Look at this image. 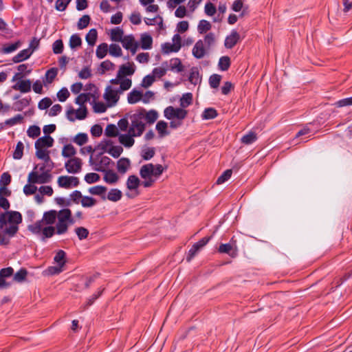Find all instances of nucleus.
<instances>
[{
  "label": "nucleus",
  "instance_id": "obj_14",
  "mask_svg": "<svg viewBox=\"0 0 352 352\" xmlns=\"http://www.w3.org/2000/svg\"><path fill=\"white\" fill-rule=\"evenodd\" d=\"M218 251L220 253L228 254L232 258L236 257L237 255L236 247L231 243H221L218 248Z\"/></svg>",
  "mask_w": 352,
  "mask_h": 352
},
{
  "label": "nucleus",
  "instance_id": "obj_28",
  "mask_svg": "<svg viewBox=\"0 0 352 352\" xmlns=\"http://www.w3.org/2000/svg\"><path fill=\"white\" fill-rule=\"evenodd\" d=\"M142 96L141 91L136 89L132 90L127 96V100L129 104H135L139 102Z\"/></svg>",
  "mask_w": 352,
  "mask_h": 352
},
{
  "label": "nucleus",
  "instance_id": "obj_44",
  "mask_svg": "<svg viewBox=\"0 0 352 352\" xmlns=\"http://www.w3.org/2000/svg\"><path fill=\"white\" fill-rule=\"evenodd\" d=\"M65 256L66 254L63 250H58L54 256V261L57 263L60 267H63L65 264Z\"/></svg>",
  "mask_w": 352,
  "mask_h": 352
},
{
  "label": "nucleus",
  "instance_id": "obj_12",
  "mask_svg": "<svg viewBox=\"0 0 352 352\" xmlns=\"http://www.w3.org/2000/svg\"><path fill=\"white\" fill-rule=\"evenodd\" d=\"M120 42L123 47L126 50H129L133 55L136 53L138 48V43L135 41L133 36H125Z\"/></svg>",
  "mask_w": 352,
  "mask_h": 352
},
{
  "label": "nucleus",
  "instance_id": "obj_35",
  "mask_svg": "<svg viewBox=\"0 0 352 352\" xmlns=\"http://www.w3.org/2000/svg\"><path fill=\"white\" fill-rule=\"evenodd\" d=\"M257 140V136L256 133L253 131H250L248 133L244 135L241 138V142L244 144H250L254 142Z\"/></svg>",
  "mask_w": 352,
  "mask_h": 352
},
{
  "label": "nucleus",
  "instance_id": "obj_64",
  "mask_svg": "<svg viewBox=\"0 0 352 352\" xmlns=\"http://www.w3.org/2000/svg\"><path fill=\"white\" fill-rule=\"evenodd\" d=\"M87 140L88 137L86 133H78L75 136L74 139V142L79 146L85 144Z\"/></svg>",
  "mask_w": 352,
  "mask_h": 352
},
{
  "label": "nucleus",
  "instance_id": "obj_6",
  "mask_svg": "<svg viewBox=\"0 0 352 352\" xmlns=\"http://www.w3.org/2000/svg\"><path fill=\"white\" fill-rule=\"evenodd\" d=\"M87 116V109L85 106L80 107L77 110H75L72 107H69L67 112L66 117L70 122H74L77 120H84Z\"/></svg>",
  "mask_w": 352,
  "mask_h": 352
},
{
  "label": "nucleus",
  "instance_id": "obj_26",
  "mask_svg": "<svg viewBox=\"0 0 352 352\" xmlns=\"http://www.w3.org/2000/svg\"><path fill=\"white\" fill-rule=\"evenodd\" d=\"M122 197V192L118 188H113L108 192L107 197H102L103 199H107L111 201H118L121 199Z\"/></svg>",
  "mask_w": 352,
  "mask_h": 352
},
{
  "label": "nucleus",
  "instance_id": "obj_56",
  "mask_svg": "<svg viewBox=\"0 0 352 352\" xmlns=\"http://www.w3.org/2000/svg\"><path fill=\"white\" fill-rule=\"evenodd\" d=\"M129 115L130 114H126L125 117L120 119L118 122V126L122 131H126L129 127V122H130L129 118Z\"/></svg>",
  "mask_w": 352,
  "mask_h": 352
},
{
  "label": "nucleus",
  "instance_id": "obj_53",
  "mask_svg": "<svg viewBox=\"0 0 352 352\" xmlns=\"http://www.w3.org/2000/svg\"><path fill=\"white\" fill-rule=\"evenodd\" d=\"M132 81L131 79L123 78L120 81V87L118 88L120 93L122 94L124 91H126L131 88Z\"/></svg>",
  "mask_w": 352,
  "mask_h": 352
},
{
  "label": "nucleus",
  "instance_id": "obj_23",
  "mask_svg": "<svg viewBox=\"0 0 352 352\" xmlns=\"http://www.w3.org/2000/svg\"><path fill=\"white\" fill-rule=\"evenodd\" d=\"M153 164L143 165L140 170V175L142 179L153 178Z\"/></svg>",
  "mask_w": 352,
  "mask_h": 352
},
{
  "label": "nucleus",
  "instance_id": "obj_47",
  "mask_svg": "<svg viewBox=\"0 0 352 352\" xmlns=\"http://www.w3.org/2000/svg\"><path fill=\"white\" fill-rule=\"evenodd\" d=\"M179 50V46L170 43H165L162 45V52L164 54L177 52Z\"/></svg>",
  "mask_w": 352,
  "mask_h": 352
},
{
  "label": "nucleus",
  "instance_id": "obj_34",
  "mask_svg": "<svg viewBox=\"0 0 352 352\" xmlns=\"http://www.w3.org/2000/svg\"><path fill=\"white\" fill-rule=\"evenodd\" d=\"M98 36L97 30L94 28L91 29L87 34L85 39L88 45L94 46L96 43Z\"/></svg>",
  "mask_w": 352,
  "mask_h": 352
},
{
  "label": "nucleus",
  "instance_id": "obj_33",
  "mask_svg": "<svg viewBox=\"0 0 352 352\" xmlns=\"http://www.w3.org/2000/svg\"><path fill=\"white\" fill-rule=\"evenodd\" d=\"M76 153V148L73 145L69 144L63 146L61 154L64 157H74Z\"/></svg>",
  "mask_w": 352,
  "mask_h": 352
},
{
  "label": "nucleus",
  "instance_id": "obj_43",
  "mask_svg": "<svg viewBox=\"0 0 352 352\" xmlns=\"http://www.w3.org/2000/svg\"><path fill=\"white\" fill-rule=\"evenodd\" d=\"M11 182V176L8 173H3L0 179V194H1V190H6V186H8Z\"/></svg>",
  "mask_w": 352,
  "mask_h": 352
},
{
  "label": "nucleus",
  "instance_id": "obj_17",
  "mask_svg": "<svg viewBox=\"0 0 352 352\" xmlns=\"http://www.w3.org/2000/svg\"><path fill=\"white\" fill-rule=\"evenodd\" d=\"M240 36L236 30H232L229 36L226 38L225 47L228 49L232 48L239 40Z\"/></svg>",
  "mask_w": 352,
  "mask_h": 352
},
{
  "label": "nucleus",
  "instance_id": "obj_19",
  "mask_svg": "<svg viewBox=\"0 0 352 352\" xmlns=\"http://www.w3.org/2000/svg\"><path fill=\"white\" fill-rule=\"evenodd\" d=\"M54 139L50 135H45L39 138L35 142V147L50 148L53 146Z\"/></svg>",
  "mask_w": 352,
  "mask_h": 352
},
{
  "label": "nucleus",
  "instance_id": "obj_18",
  "mask_svg": "<svg viewBox=\"0 0 352 352\" xmlns=\"http://www.w3.org/2000/svg\"><path fill=\"white\" fill-rule=\"evenodd\" d=\"M134 137L136 136L132 135V134L128 131V133L119 135L118 138L120 144L124 145L125 147L130 148L135 143V140L133 139Z\"/></svg>",
  "mask_w": 352,
  "mask_h": 352
},
{
  "label": "nucleus",
  "instance_id": "obj_58",
  "mask_svg": "<svg viewBox=\"0 0 352 352\" xmlns=\"http://www.w3.org/2000/svg\"><path fill=\"white\" fill-rule=\"evenodd\" d=\"M221 80V76L219 74H212L209 78V84L212 88H217Z\"/></svg>",
  "mask_w": 352,
  "mask_h": 352
},
{
  "label": "nucleus",
  "instance_id": "obj_15",
  "mask_svg": "<svg viewBox=\"0 0 352 352\" xmlns=\"http://www.w3.org/2000/svg\"><path fill=\"white\" fill-rule=\"evenodd\" d=\"M192 53L196 58L201 59L204 57L206 55V50L202 40H199L196 42L192 48Z\"/></svg>",
  "mask_w": 352,
  "mask_h": 352
},
{
  "label": "nucleus",
  "instance_id": "obj_48",
  "mask_svg": "<svg viewBox=\"0 0 352 352\" xmlns=\"http://www.w3.org/2000/svg\"><path fill=\"white\" fill-rule=\"evenodd\" d=\"M24 146L22 142H19L16 144L15 150L13 153V158L14 160H21L23 155Z\"/></svg>",
  "mask_w": 352,
  "mask_h": 352
},
{
  "label": "nucleus",
  "instance_id": "obj_4",
  "mask_svg": "<svg viewBox=\"0 0 352 352\" xmlns=\"http://www.w3.org/2000/svg\"><path fill=\"white\" fill-rule=\"evenodd\" d=\"M71 210L69 208H63L57 211L58 222L56 225V234L61 235L67 232V226L66 224L69 218V213Z\"/></svg>",
  "mask_w": 352,
  "mask_h": 352
},
{
  "label": "nucleus",
  "instance_id": "obj_22",
  "mask_svg": "<svg viewBox=\"0 0 352 352\" xmlns=\"http://www.w3.org/2000/svg\"><path fill=\"white\" fill-rule=\"evenodd\" d=\"M104 181L109 184L117 183L120 179L118 175L111 170H107L104 172Z\"/></svg>",
  "mask_w": 352,
  "mask_h": 352
},
{
  "label": "nucleus",
  "instance_id": "obj_27",
  "mask_svg": "<svg viewBox=\"0 0 352 352\" xmlns=\"http://www.w3.org/2000/svg\"><path fill=\"white\" fill-rule=\"evenodd\" d=\"M21 45V42L18 41L14 43L4 45L1 49L0 52L2 54H10L16 50Z\"/></svg>",
  "mask_w": 352,
  "mask_h": 352
},
{
  "label": "nucleus",
  "instance_id": "obj_62",
  "mask_svg": "<svg viewBox=\"0 0 352 352\" xmlns=\"http://www.w3.org/2000/svg\"><path fill=\"white\" fill-rule=\"evenodd\" d=\"M75 232L79 240L85 239L89 234V230L84 227H78L75 229Z\"/></svg>",
  "mask_w": 352,
  "mask_h": 352
},
{
  "label": "nucleus",
  "instance_id": "obj_40",
  "mask_svg": "<svg viewBox=\"0 0 352 352\" xmlns=\"http://www.w3.org/2000/svg\"><path fill=\"white\" fill-rule=\"evenodd\" d=\"M123 30L120 28H116L111 30V39L113 41L120 42L123 38Z\"/></svg>",
  "mask_w": 352,
  "mask_h": 352
},
{
  "label": "nucleus",
  "instance_id": "obj_49",
  "mask_svg": "<svg viewBox=\"0 0 352 352\" xmlns=\"http://www.w3.org/2000/svg\"><path fill=\"white\" fill-rule=\"evenodd\" d=\"M109 54L115 57H120L122 54V49L118 44H111L109 47Z\"/></svg>",
  "mask_w": 352,
  "mask_h": 352
},
{
  "label": "nucleus",
  "instance_id": "obj_51",
  "mask_svg": "<svg viewBox=\"0 0 352 352\" xmlns=\"http://www.w3.org/2000/svg\"><path fill=\"white\" fill-rule=\"evenodd\" d=\"M155 153V148L147 147L142 151L141 156L144 160H149Z\"/></svg>",
  "mask_w": 352,
  "mask_h": 352
},
{
  "label": "nucleus",
  "instance_id": "obj_60",
  "mask_svg": "<svg viewBox=\"0 0 352 352\" xmlns=\"http://www.w3.org/2000/svg\"><path fill=\"white\" fill-rule=\"evenodd\" d=\"M167 123L164 121H159L156 124V129L161 136L168 135V133L166 131Z\"/></svg>",
  "mask_w": 352,
  "mask_h": 352
},
{
  "label": "nucleus",
  "instance_id": "obj_9",
  "mask_svg": "<svg viewBox=\"0 0 352 352\" xmlns=\"http://www.w3.org/2000/svg\"><path fill=\"white\" fill-rule=\"evenodd\" d=\"M82 162L78 157H72L65 163V168L69 173L76 174L82 170Z\"/></svg>",
  "mask_w": 352,
  "mask_h": 352
},
{
  "label": "nucleus",
  "instance_id": "obj_20",
  "mask_svg": "<svg viewBox=\"0 0 352 352\" xmlns=\"http://www.w3.org/2000/svg\"><path fill=\"white\" fill-rule=\"evenodd\" d=\"M12 88L14 90H19L22 93H28L31 90V81L30 80H19Z\"/></svg>",
  "mask_w": 352,
  "mask_h": 352
},
{
  "label": "nucleus",
  "instance_id": "obj_7",
  "mask_svg": "<svg viewBox=\"0 0 352 352\" xmlns=\"http://www.w3.org/2000/svg\"><path fill=\"white\" fill-rule=\"evenodd\" d=\"M111 162V159L107 156H101L100 159L96 158L95 160L92 156L90 157L89 163L93 166L94 170L98 172H104L105 168L107 167Z\"/></svg>",
  "mask_w": 352,
  "mask_h": 352
},
{
  "label": "nucleus",
  "instance_id": "obj_63",
  "mask_svg": "<svg viewBox=\"0 0 352 352\" xmlns=\"http://www.w3.org/2000/svg\"><path fill=\"white\" fill-rule=\"evenodd\" d=\"M90 21V16L89 15H83L78 21V30H82L85 28H87L89 23Z\"/></svg>",
  "mask_w": 352,
  "mask_h": 352
},
{
  "label": "nucleus",
  "instance_id": "obj_55",
  "mask_svg": "<svg viewBox=\"0 0 352 352\" xmlns=\"http://www.w3.org/2000/svg\"><path fill=\"white\" fill-rule=\"evenodd\" d=\"M107 191V188L103 186H96L89 188V192L94 195H102Z\"/></svg>",
  "mask_w": 352,
  "mask_h": 352
},
{
  "label": "nucleus",
  "instance_id": "obj_11",
  "mask_svg": "<svg viewBox=\"0 0 352 352\" xmlns=\"http://www.w3.org/2000/svg\"><path fill=\"white\" fill-rule=\"evenodd\" d=\"M211 236L204 237L198 242L195 243L188 251V254L186 257L188 262H190L191 259L195 256L199 250L204 247L210 240Z\"/></svg>",
  "mask_w": 352,
  "mask_h": 352
},
{
  "label": "nucleus",
  "instance_id": "obj_31",
  "mask_svg": "<svg viewBox=\"0 0 352 352\" xmlns=\"http://www.w3.org/2000/svg\"><path fill=\"white\" fill-rule=\"evenodd\" d=\"M31 98H22L15 102L13 104V108L15 111H22L24 108L27 107L30 104Z\"/></svg>",
  "mask_w": 352,
  "mask_h": 352
},
{
  "label": "nucleus",
  "instance_id": "obj_21",
  "mask_svg": "<svg viewBox=\"0 0 352 352\" xmlns=\"http://www.w3.org/2000/svg\"><path fill=\"white\" fill-rule=\"evenodd\" d=\"M140 183V179L136 175H132L127 178L126 186L128 190L132 191L137 190Z\"/></svg>",
  "mask_w": 352,
  "mask_h": 352
},
{
  "label": "nucleus",
  "instance_id": "obj_61",
  "mask_svg": "<svg viewBox=\"0 0 352 352\" xmlns=\"http://www.w3.org/2000/svg\"><path fill=\"white\" fill-rule=\"evenodd\" d=\"M27 274V270L24 268H21L14 275L13 278L15 281L20 283L25 279Z\"/></svg>",
  "mask_w": 352,
  "mask_h": 352
},
{
  "label": "nucleus",
  "instance_id": "obj_46",
  "mask_svg": "<svg viewBox=\"0 0 352 352\" xmlns=\"http://www.w3.org/2000/svg\"><path fill=\"white\" fill-rule=\"evenodd\" d=\"M192 100V94L191 93H186L184 94L180 99V106L184 109L188 107Z\"/></svg>",
  "mask_w": 352,
  "mask_h": 352
},
{
  "label": "nucleus",
  "instance_id": "obj_1",
  "mask_svg": "<svg viewBox=\"0 0 352 352\" xmlns=\"http://www.w3.org/2000/svg\"><path fill=\"white\" fill-rule=\"evenodd\" d=\"M22 221V216L16 211H7L0 214V245L10 243L19 230L18 225Z\"/></svg>",
  "mask_w": 352,
  "mask_h": 352
},
{
  "label": "nucleus",
  "instance_id": "obj_50",
  "mask_svg": "<svg viewBox=\"0 0 352 352\" xmlns=\"http://www.w3.org/2000/svg\"><path fill=\"white\" fill-rule=\"evenodd\" d=\"M80 204L84 208H90L96 204V200L89 196H84L80 200Z\"/></svg>",
  "mask_w": 352,
  "mask_h": 352
},
{
  "label": "nucleus",
  "instance_id": "obj_54",
  "mask_svg": "<svg viewBox=\"0 0 352 352\" xmlns=\"http://www.w3.org/2000/svg\"><path fill=\"white\" fill-rule=\"evenodd\" d=\"M82 44V40L78 34H73L69 38V47L72 49H74L77 47L80 46Z\"/></svg>",
  "mask_w": 352,
  "mask_h": 352
},
{
  "label": "nucleus",
  "instance_id": "obj_13",
  "mask_svg": "<svg viewBox=\"0 0 352 352\" xmlns=\"http://www.w3.org/2000/svg\"><path fill=\"white\" fill-rule=\"evenodd\" d=\"M135 71V66L133 63H128L120 66L118 72V77L122 78L127 76H132Z\"/></svg>",
  "mask_w": 352,
  "mask_h": 352
},
{
  "label": "nucleus",
  "instance_id": "obj_5",
  "mask_svg": "<svg viewBox=\"0 0 352 352\" xmlns=\"http://www.w3.org/2000/svg\"><path fill=\"white\" fill-rule=\"evenodd\" d=\"M164 116L168 120H183L187 116V111L182 108H175L169 106L164 109Z\"/></svg>",
  "mask_w": 352,
  "mask_h": 352
},
{
  "label": "nucleus",
  "instance_id": "obj_24",
  "mask_svg": "<svg viewBox=\"0 0 352 352\" xmlns=\"http://www.w3.org/2000/svg\"><path fill=\"white\" fill-rule=\"evenodd\" d=\"M32 54V50H23L12 58V61L15 63L22 62L29 58Z\"/></svg>",
  "mask_w": 352,
  "mask_h": 352
},
{
  "label": "nucleus",
  "instance_id": "obj_39",
  "mask_svg": "<svg viewBox=\"0 0 352 352\" xmlns=\"http://www.w3.org/2000/svg\"><path fill=\"white\" fill-rule=\"evenodd\" d=\"M217 115L218 113L216 109L214 108H207L204 111L201 118L203 120H210L215 118Z\"/></svg>",
  "mask_w": 352,
  "mask_h": 352
},
{
  "label": "nucleus",
  "instance_id": "obj_37",
  "mask_svg": "<svg viewBox=\"0 0 352 352\" xmlns=\"http://www.w3.org/2000/svg\"><path fill=\"white\" fill-rule=\"evenodd\" d=\"M170 67L173 71L177 72H182L184 70V66L182 64L180 59L175 58H172L170 61Z\"/></svg>",
  "mask_w": 352,
  "mask_h": 352
},
{
  "label": "nucleus",
  "instance_id": "obj_10",
  "mask_svg": "<svg viewBox=\"0 0 352 352\" xmlns=\"http://www.w3.org/2000/svg\"><path fill=\"white\" fill-rule=\"evenodd\" d=\"M57 183L59 187L68 189L71 187H77L79 185V179L77 177L62 175L58 178Z\"/></svg>",
  "mask_w": 352,
  "mask_h": 352
},
{
  "label": "nucleus",
  "instance_id": "obj_41",
  "mask_svg": "<svg viewBox=\"0 0 352 352\" xmlns=\"http://www.w3.org/2000/svg\"><path fill=\"white\" fill-rule=\"evenodd\" d=\"M107 52L108 45L105 43H103L97 47L96 54L98 58L102 59L107 55Z\"/></svg>",
  "mask_w": 352,
  "mask_h": 352
},
{
  "label": "nucleus",
  "instance_id": "obj_52",
  "mask_svg": "<svg viewBox=\"0 0 352 352\" xmlns=\"http://www.w3.org/2000/svg\"><path fill=\"white\" fill-rule=\"evenodd\" d=\"M230 65V59L228 56H222L219 61V67L222 71H227Z\"/></svg>",
  "mask_w": 352,
  "mask_h": 352
},
{
  "label": "nucleus",
  "instance_id": "obj_30",
  "mask_svg": "<svg viewBox=\"0 0 352 352\" xmlns=\"http://www.w3.org/2000/svg\"><path fill=\"white\" fill-rule=\"evenodd\" d=\"M58 74V69L56 68H51L48 69L45 75V80H43V82L45 85L46 84H50L52 82V81L54 80L56 76Z\"/></svg>",
  "mask_w": 352,
  "mask_h": 352
},
{
  "label": "nucleus",
  "instance_id": "obj_59",
  "mask_svg": "<svg viewBox=\"0 0 352 352\" xmlns=\"http://www.w3.org/2000/svg\"><path fill=\"white\" fill-rule=\"evenodd\" d=\"M90 99V94H80L75 99V102L81 107L84 106V104L89 101Z\"/></svg>",
  "mask_w": 352,
  "mask_h": 352
},
{
  "label": "nucleus",
  "instance_id": "obj_29",
  "mask_svg": "<svg viewBox=\"0 0 352 352\" xmlns=\"http://www.w3.org/2000/svg\"><path fill=\"white\" fill-rule=\"evenodd\" d=\"M188 80L194 85H196L201 82V78L197 67L191 68Z\"/></svg>",
  "mask_w": 352,
  "mask_h": 352
},
{
  "label": "nucleus",
  "instance_id": "obj_36",
  "mask_svg": "<svg viewBox=\"0 0 352 352\" xmlns=\"http://www.w3.org/2000/svg\"><path fill=\"white\" fill-rule=\"evenodd\" d=\"M153 39L148 34H143L141 37V47L143 50H148L152 47Z\"/></svg>",
  "mask_w": 352,
  "mask_h": 352
},
{
  "label": "nucleus",
  "instance_id": "obj_57",
  "mask_svg": "<svg viewBox=\"0 0 352 352\" xmlns=\"http://www.w3.org/2000/svg\"><path fill=\"white\" fill-rule=\"evenodd\" d=\"M27 133L29 137L35 138L40 135L41 129L38 126H30L27 131Z\"/></svg>",
  "mask_w": 352,
  "mask_h": 352
},
{
  "label": "nucleus",
  "instance_id": "obj_16",
  "mask_svg": "<svg viewBox=\"0 0 352 352\" xmlns=\"http://www.w3.org/2000/svg\"><path fill=\"white\" fill-rule=\"evenodd\" d=\"M138 113H142L143 114V120H146L148 124L154 123L158 118V113L155 110L146 111L145 109H142Z\"/></svg>",
  "mask_w": 352,
  "mask_h": 352
},
{
  "label": "nucleus",
  "instance_id": "obj_25",
  "mask_svg": "<svg viewBox=\"0 0 352 352\" xmlns=\"http://www.w3.org/2000/svg\"><path fill=\"white\" fill-rule=\"evenodd\" d=\"M130 160L128 158H120L117 162V170L121 174H124L127 172L130 167Z\"/></svg>",
  "mask_w": 352,
  "mask_h": 352
},
{
  "label": "nucleus",
  "instance_id": "obj_3",
  "mask_svg": "<svg viewBox=\"0 0 352 352\" xmlns=\"http://www.w3.org/2000/svg\"><path fill=\"white\" fill-rule=\"evenodd\" d=\"M130 126L128 131L132 134L140 137L145 130L146 124L143 120V114L142 113H135L129 116Z\"/></svg>",
  "mask_w": 352,
  "mask_h": 352
},
{
  "label": "nucleus",
  "instance_id": "obj_42",
  "mask_svg": "<svg viewBox=\"0 0 352 352\" xmlns=\"http://www.w3.org/2000/svg\"><path fill=\"white\" fill-rule=\"evenodd\" d=\"M104 134L107 137H117L119 136L118 128L115 124H108L104 130Z\"/></svg>",
  "mask_w": 352,
  "mask_h": 352
},
{
  "label": "nucleus",
  "instance_id": "obj_38",
  "mask_svg": "<svg viewBox=\"0 0 352 352\" xmlns=\"http://www.w3.org/2000/svg\"><path fill=\"white\" fill-rule=\"evenodd\" d=\"M212 28L210 23L206 20H201L199 22L197 26V30L199 34H204L206 32L209 31Z\"/></svg>",
  "mask_w": 352,
  "mask_h": 352
},
{
  "label": "nucleus",
  "instance_id": "obj_45",
  "mask_svg": "<svg viewBox=\"0 0 352 352\" xmlns=\"http://www.w3.org/2000/svg\"><path fill=\"white\" fill-rule=\"evenodd\" d=\"M123 152V148L120 146H111L109 149H107V153L111 155L114 158L120 157Z\"/></svg>",
  "mask_w": 352,
  "mask_h": 352
},
{
  "label": "nucleus",
  "instance_id": "obj_2",
  "mask_svg": "<svg viewBox=\"0 0 352 352\" xmlns=\"http://www.w3.org/2000/svg\"><path fill=\"white\" fill-rule=\"evenodd\" d=\"M57 216V211L55 210L46 211L41 220L28 226V230L34 234L41 235V240L44 241L56 234V226L52 225L55 223Z\"/></svg>",
  "mask_w": 352,
  "mask_h": 352
},
{
  "label": "nucleus",
  "instance_id": "obj_32",
  "mask_svg": "<svg viewBox=\"0 0 352 352\" xmlns=\"http://www.w3.org/2000/svg\"><path fill=\"white\" fill-rule=\"evenodd\" d=\"M36 148V156L40 159L45 161V162L47 163L50 161V157L49 155V152L44 149L43 148H40L38 146L35 147Z\"/></svg>",
  "mask_w": 352,
  "mask_h": 352
},
{
  "label": "nucleus",
  "instance_id": "obj_8",
  "mask_svg": "<svg viewBox=\"0 0 352 352\" xmlns=\"http://www.w3.org/2000/svg\"><path fill=\"white\" fill-rule=\"evenodd\" d=\"M120 93L118 89H113L111 86H107L105 89L103 97L104 99L109 104V106L115 105L119 98Z\"/></svg>",
  "mask_w": 352,
  "mask_h": 352
}]
</instances>
